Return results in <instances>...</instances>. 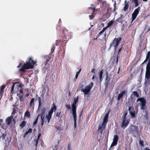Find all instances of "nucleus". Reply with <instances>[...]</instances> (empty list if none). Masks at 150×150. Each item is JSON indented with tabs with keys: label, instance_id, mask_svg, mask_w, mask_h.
Listing matches in <instances>:
<instances>
[{
	"label": "nucleus",
	"instance_id": "22",
	"mask_svg": "<svg viewBox=\"0 0 150 150\" xmlns=\"http://www.w3.org/2000/svg\"><path fill=\"white\" fill-rule=\"evenodd\" d=\"M57 109L56 106L54 103L53 104V106L52 107L50 111L48 113L52 115L53 111H55Z\"/></svg>",
	"mask_w": 150,
	"mask_h": 150
},
{
	"label": "nucleus",
	"instance_id": "35",
	"mask_svg": "<svg viewBox=\"0 0 150 150\" xmlns=\"http://www.w3.org/2000/svg\"><path fill=\"white\" fill-rule=\"evenodd\" d=\"M34 98H33L30 100V102L29 107L31 108L32 106H34Z\"/></svg>",
	"mask_w": 150,
	"mask_h": 150
},
{
	"label": "nucleus",
	"instance_id": "31",
	"mask_svg": "<svg viewBox=\"0 0 150 150\" xmlns=\"http://www.w3.org/2000/svg\"><path fill=\"white\" fill-rule=\"evenodd\" d=\"M26 122L23 121H22L20 125V128L22 129L26 125Z\"/></svg>",
	"mask_w": 150,
	"mask_h": 150
},
{
	"label": "nucleus",
	"instance_id": "13",
	"mask_svg": "<svg viewBox=\"0 0 150 150\" xmlns=\"http://www.w3.org/2000/svg\"><path fill=\"white\" fill-rule=\"evenodd\" d=\"M106 125L107 124L105 123L103 124V122L101 125L99 126L98 130L101 134H102L103 131L105 130Z\"/></svg>",
	"mask_w": 150,
	"mask_h": 150
},
{
	"label": "nucleus",
	"instance_id": "12",
	"mask_svg": "<svg viewBox=\"0 0 150 150\" xmlns=\"http://www.w3.org/2000/svg\"><path fill=\"white\" fill-rule=\"evenodd\" d=\"M21 89L19 91H18V92L19 91V93H17V96L19 98V100L21 102L23 101V89L21 88Z\"/></svg>",
	"mask_w": 150,
	"mask_h": 150
},
{
	"label": "nucleus",
	"instance_id": "33",
	"mask_svg": "<svg viewBox=\"0 0 150 150\" xmlns=\"http://www.w3.org/2000/svg\"><path fill=\"white\" fill-rule=\"evenodd\" d=\"M24 116L29 118L30 117V113L28 110H27L25 113Z\"/></svg>",
	"mask_w": 150,
	"mask_h": 150
},
{
	"label": "nucleus",
	"instance_id": "20",
	"mask_svg": "<svg viewBox=\"0 0 150 150\" xmlns=\"http://www.w3.org/2000/svg\"><path fill=\"white\" fill-rule=\"evenodd\" d=\"M90 9H91L92 10L93 13H92V14L89 16L90 19V20H92L95 16V14H94V12H95L96 8L95 7H94L93 8L91 7Z\"/></svg>",
	"mask_w": 150,
	"mask_h": 150
},
{
	"label": "nucleus",
	"instance_id": "32",
	"mask_svg": "<svg viewBox=\"0 0 150 150\" xmlns=\"http://www.w3.org/2000/svg\"><path fill=\"white\" fill-rule=\"evenodd\" d=\"M123 46V44L120 47L118 51V52L117 56V59H116L117 63L118 61V56L119 54H120V52L122 50Z\"/></svg>",
	"mask_w": 150,
	"mask_h": 150
},
{
	"label": "nucleus",
	"instance_id": "14",
	"mask_svg": "<svg viewBox=\"0 0 150 150\" xmlns=\"http://www.w3.org/2000/svg\"><path fill=\"white\" fill-rule=\"evenodd\" d=\"M130 131L133 133H137L138 132V126L135 125H132V127L130 129Z\"/></svg>",
	"mask_w": 150,
	"mask_h": 150
},
{
	"label": "nucleus",
	"instance_id": "7",
	"mask_svg": "<svg viewBox=\"0 0 150 150\" xmlns=\"http://www.w3.org/2000/svg\"><path fill=\"white\" fill-rule=\"evenodd\" d=\"M79 99V97L78 96H77L76 97H74L73 99V102L71 103V106L72 113H76V110L77 107L76 104L78 103Z\"/></svg>",
	"mask_w": 150,
	"mask_h": 150
},
{
	"label": "nucleus",
	"instance_id": "5",
	"mask_svg": "<svg viewBox=\"0 0 150 150\" xmlns=\"http://www.w3.org/2000/svg\"><path fill=\"white\" fill-rule=\"evenodd\" d=\"M140 101L139 105L140 109L143 111L147 109L146 106V100L143 97L139 98L137 100V102Z\"/></svg>",
	"mask_w": 150,
	"mask_h": 150
},
{
	"label": "nucleus",
	"instance_id": "61",
	"mask_svg": "<svg viewBox=\"0 0 150 150\" xmlns=\"http://www.w3.org/2000/svg\"><path fill=\"white\" fill-rule=\"evenodd\" d=\"M22 63H20L18 66L17 67V68H19L22 66Z\"/></svg>",
	"mask_w": 150,
	"mask_h": 150
},
{
	"label": "nucleus",
	"instance_id": "29",
	"mask_svg": "<svg viewBox=\"0 0 150 150\" xmlns=\"http://www.w3.org/2000/svg\"><path fill=\"white\" fill-rule=\"evenodd\" d=\"M52 115L49 113L46 116V120L47 121V123H49L50 122V120L52 117Z\"/></svg>",
	"mask_w": 150,
	"mask_h": 150
},
{
	"label": "nucleus",
	"instance_id": "42",
	"mask_svg": "<svg viewBox=\"0 0 150 150\" xmlns=\"http://www.w3.org/2000/svg\"><path fill=\"white\" fill-rule=\"evenodd\" d=\"M99 37V35H97V37H96V38H94V39H93V42L92 43V42H89V44L90 45H91L92 46L94 44H95V43L96 42V41H95V40H97V38H98V37Z\"/></svg>",
	"mask_w": 150,
	"mask_h": 150
},
{
	"label": "nucleus",
	"instance_id": "16",
	"mask_svg": "<svg viewBox=\"0 0 150 150\" xmlns=\"http://www.w3.org/2000/svg\"><path fill=\"white\" fill-rule=\"evenodd\" d=\"M135 96L137 98H139V94L138 93L137 91H132V94L130 96V100L132 101H133V98L132 96Z\"/></svg>",
	"mask_w": 150,
	"mask_h": 150
},
{
	"label": "nucleus",
	"instance_id": "21",
	"mask_svg": "<svg viewBox=\"0 0 150 150\" xmlns=\"http://www.w3.org/2000/svg\"><path fill=\"white\" fill-rule=\"evenodd\" d=\"M6 86L5 85H3L1 86V89L0 92V99H1L3 95V93L4 92V89Z\"/></svg>",
	"mask_w": 150,
	"mask_h": 150
},
{
	"label": "nucleus",
	"instance_id": "34",
	"mask_svg": "<svg viewBox=\"0 0 150 150\" xmlns=\"http://www.w3.org/2000/svg\"><path fill=\"white\" fill-rule=\"evenodd\" d=\"M103 6H102V8L103 9H105L107 6H108V5L107 4V3L106 1H103L102 2Z\"/></svg>",
	"mask_w": 150,
	"mask_h": 150
},
{
	"label": "nucleus",
	"instance_id": "51",
	"mask_svg": "<svg viewBox=\"0 0 150 150\" xmlns=\"http://www.w3.org/2000/svg\"><path fill=\"white\" fill-rule=\"evenodd\" d=\"M39 115H38V116L37 117V118L34 121V122H33V125H35L38 122V117L39 116Z\"/></svg>",
	"mask_w": 150,
	"mask_h": 150
},
{
	"label": "nucleus",
	"instance_id": "11",
	"mask_svg": "<svg viewBox=\"0 0 150 150\" xmlns=\"http://www.w3.org/2000/svg\"><path fill=\"white\" fill-rule=\"evenodd\" d=\"M127 90H124L122 92H121L120 93H119L117 98V100L119 101L120 99L122 100L124 96L127 95Z\"/></svg>",
	"mask_w": 150,
	"mask_h": 150
},
{
	"label": "nucleus",
	"instance_id": "57",
	"mask_svg": "<svg viewBox=\"0 0 150 150\" xmlns=\"http://www.w3.org/2000/svg\"><path fill=\"white\" fill-rule=\"evenodd\" d=\"M68 40H65V41H66L63 44H62V45H63V46H66V43H67V41Z\"/></svg>",
	"mask_w": 150,
	"mask_h": 150
},
{
	"label": "nucleus",
	"instance_id": "8",
	"mask_svg": "<svg viewBox=\"0 0 150 150\" xmlns=\"http://www.w3.org/2000/svg\"><path fill=\"white\" fill-rule=\"evenodd\" d=\"M121 40V38H115L113 40V42L110 44V46L111 47L114 45V47L115 50Z\"/></svg>",
	"mask_w": 150,
	"mask_h": 150
},
{
	"label": "nucleus",
	"instance_id": "18",
	"mask_svg": "<svg viewBox=\"0 0 150 150\" xmlns=\"http://www.w3.org/2000/svg\"><path fill=\"white\" fill-rule=\"evenodd\" d=\"M106 76L105 78V83L106 87H107L110 83V78L108 76L107 72L106 73Z\"/></svg>",
	"mask_w": 150,
	"mask_h": 150
},
{
	"label": "nucleus",
	"instance_id": "52",
	"mask_svg": "<svg viewBox=\"0 0 150 150\" xmlns=\"http://www.w3.org/2000/svg\"><path fill=\"white\" fill-rule=\"evenodd\" d=\"M16 110L15 108H14L13 109V111L11 113V115H15L16 112Z\"/></svg>",
	"mask_w": 150,
	"mask_h": 150
},
{
	"label": "nucleus",
	"instance_id": "30",
	"mask_svg": "<svg viewBox=\"0 0 150 150\" xmlns=\"http://www.w3.org/2000/svg\"><path fill=\"white\" fill-rule=\"evenodd\" d=\"M55 128L57 130L56 132L58 133L61 132V131H62L63 129V127L60 126H56Z\"/></svg>",
	"mask_w": 150,
	"mask_h": 150
},
{
	"label": "nucleus",
	"instance_id": "4",
	"mask_svg": "<svg viewBox=\"0 0 150 150\" xmlns=\"http://www.w3.org/2000/svg\"><path fill=\"white\" fill-rule=\"evenodd\" d=\"M127 115V110L124 111L122 117V122L120 125L121 128H125L128 126L129 122V120H126V116Z\"/></svg>",
	"mask_w": 150,
	"mask_h": 150
},
{
	"label": "nucleus",
	"instance_id": "53",
	"mask_svg": "<svg viewBox=\"0 0 150 150\" xmlns=\"http://www.w3.org/2000/svg\"><path fill=\"white\" fill-rule=\"evenodd\" d=\"M6 136V135L4 133H3L2 134V135L1 136V138H2V139H5V137Z\"/></svg>",
	"mask_w": 150,
	"mask_h": 150
},
{
	"label": "nucleus",
	"instance_id": "2",
	"mask_svg": "<svg viewBox=\"0 0 150 150\" xmlns=\"http://www.w3.org/2000/svg\"><path fill=\"white\" fill-rule=\"evenodd\" d=\"M93 85V83L91 82L88 85L86 86L85 88H84V85L81 83H79V88L78 91H81L84 93V96L89 95L90 92Z\"/></svg>",
	"mask_w": 150,
	"mask_h": 150
},
{
	"label": "nucleus",
	"instance_id": "47",
	"mask_svg": "<svg viewBox=\"0 0 150 150\" xmlns=\"http://www.w3.org/2000/svg\"><path fill=\"white\" fill-rule=\"evenodd\" d=\"M107 29V27H105L103 29L99 32L98 34L99 35H101L102 34L105 30Z\"/></svg>",
	"mask_w": 150,
	"mask_h": 150
},
{
	"label": "nucleus",
	"instance_id": "24",
	"mask_svg": "<svg viewBox=\"0 0 150 150\" xmlns=\"http://www.w3.org/2000/svg\"><path fill=\"white\" fill-rule=\"evenodd\" d=\"M44 59L46 60V62L45 63V66H46L47 64H48V62H49L50 58L48 56H45L44 57Z\"/></svg>",
	"mask_w": 150,
	"mask_h": 150
},
{
	"label": "nucleus",
	"instance_id": "56",
	"mask_svg": "<svg viewBox=\"0 0 150 150\" xmlns=\"http://www.w3.org/2000/svg\"><path fill=\"white\" fill-rule=\"evenodd\" d=\"M56 41V42L55 43V44L56 45L58 46L60 42V40L59 41V40H57Z\"/></svg>",
	"mask_w": 150,
	"mask_h": 150
},
{
	"label": "nucleus",
	"instance_id": "54",
	"mask_svg": "<svg viewBox=\"0 0 150 150\" xmlns=\"http://www.w3.org/2000/svg\"><path fill=\"white\" fill-rule=\"evenodd\" d=\"M65 107L67 109H71V107H70V105L69 104V105H68L67 104H66L65 105Z\"/></svg>",
	"mask_w": 150,
	"mask_h": 150
},
{
	"label": "nucleus",
	"instance_id": "9",
	"mask_svg": "<svg viewBox=\"0 0 150 150\" xmlns=\"http://www.w3.org/2000/svg\"><path fill=\"white\" fill-rule=\"evenodd\" d=\"M141 9L140 6H139L138 8L135 9L133 13L132 14V22L136 18L137 15L139 12V11Z\"/></svg>",
	"mask_w": 150,
	"mask_h": 150
},
{
	"label": "nucleus",
	"instance_id": "59",
	"mask_svg": "<svg viewBox=\"0 0 150 150\" xmlns=\"http://www.w3.org/2000/svg\"><path fill=\"white\" fill-rule=\"evenodd\" d=\"M41 136V133H39L38 135V138H37V139H40V137Z\"/></svg>",
	"mask_w": 150,
	"mask_h": 150
},
{
	"label": "nucleus",
	"instance_id": "62",
	"mask_svg": "<svg viewBox=\"0 0 150 150\" xmlns=\"http://www.w3.org/2000/svg\"><path fill=\"white\" fill-rule=\"evenodd\" d=\"M114 7V8H116V2H115L113 5Z\"/></svg>",
	"mask_w": 150,
	"mask_h": 150
},
{
	"label": "nucleus",
	"instance_id": "58",
	"mask_svg": "<svg viewBox=\"0 0 150 150\" xmlns=\"http://www.w3.org/2000/svg\"><path fill=\"white\" fill-rule=\"evenodd\" d=\"M95 71L96 70L95 69H92L91 71V72L93 73H95Z\"/></svg>",
	"mask_w": 150,
	"mask_h": 150
},
{
	"label": "nucleus",
	"instance_id": "43",
	"mask_svg": "<svg viewBox=\"0 0 150 150\" xmlns=\"http://www.w3.org/2000/svg\"><path fill=\"white\" fill-rule=\"evenodd\" d=\"M118 136L117 135H115L114 137L113 141L117 142L118 141Z\"/></svg>",
	"mask_w": 150,
	"mask_h": 150
},
{
	"label": "nucleus",
	"instance_id": "46",
	"mask_svg": "<svg viewBox=\"0 0 150 150\" xmlns=\"http://www.w3.org/2000/svg\"><path fill=\"white\" fill-rule=\"evenodd\" d=\"M139 144L142 147L144 146V142L143 140H139Z\"/></svg>",
	"mask_w": 150,
	"mask_h": 150
},
{
	"label": "nucleus",
	"instance_id": "55",
	"mask_svg": "<svg viewBox=\"0 0 150 150\" xmlns=\"http://www.w3.org/2000/svg\"><path fill=\"white\" fill-rule=\"evenodd\" d=\"M55 48V46L54 45L52 47V48L51 49V53H52L53 52Z\"/></svg>",
	"mask_w": 150,
	"mask_h": 150
},
{
	"label": "nucleus",
	"instance_id": "26",
	"mask_svg": "<svg viewBox=\"0 0 150 150\" xmlns=\"http://www.w3.org/2000/svg\"><path fill=\"white\" fill-rule=\"evenodd\" d=\"M46 109L45 107H43L42 108L41 111V116H42L45 117V115Z\"/></svg>",
	"mask_w": 150,
	"mask_h": 150
},
{
	"label": "nucleus",
	"instance_id": "38",
	"mask_svg": "<svg viewBox=\"0 0 150 150\" xmlns=\"http://www.w3.org/2000/svg\"><path fill=\"white\" fill-rule=\"evenodd\" d=\"M103 70H102L99 73V79L100 81H101L102 80L103 74Z\"/></svg>",
	"mask_w": 150,
	"mask_h": 150
},
{
	"label": "nucleus",
	"instance_id": "36",
	"mask_svg": "<svg viewBox=\"0 0 150 150\" xmlns=\"http://www.w3.org/2000/svg\"><path fill=\"white\" fill-rule=\"evenodd\" d=\"M150 57V51L148 52L146 57V59L144 60L143 63L147 61L149 59Z\"/></svg>",
	"mask_w": 150,
	"mask_h": 150
},
{
	"label": "nucleus",
	"instance_id": "41",
	"mask_svg": "<svg viewBox=\"0 0 150 150\" xmlns=\"http://www.w3.org/2000/svg\"><path fill=\"white\" fill-rule=\"evenodd\" d=\"M132 2L135 4V7H137L139 5L138 0H132Z\"/></svg>",
	"mask_w": 150,
	"mask_h": 150
},
{
	"label": "nucleus",
	"instance_id": "64",
	"mask_svg": "<svg viewBox=\"0 0 150 150\" xmlns=\"http://www.w3.org/2000/svg\"><path fill=\"white\" fill-rule=\"evenodd\" d=\"M149 149H148V148H147V147H146V148H145L144 149V150H149Z\"/></svg>",
	"mask_w": 150,
	"mask_h": 150
},
{
	"label": "nucleus",
	"instance_id": "19",
	"mask_svg": "<svg viewBox=\"0 0 150 150\" xmlns=\"http://www.w3.org/2000/svg\"><path fill=\"white\" fill-rule=\"evenodd\" d=\"M110 113V112L108 111L106 114L105 115V116L104 117L103 119V124L105 123L107 124L108 121V117H109V115Z\"/></svg>",
	"mask_w": 150,
	"mask_h": 150
},
{
	"label": "nucleus",
	"instance_id": "39",
	"mask_svg": "<svg viewBox=\"0 0 150 150\" xmlns=\"http://www.w3.org/2000/svg\"><path fill=\"white\" fill-rule=\"evenodd\" d=\"M32 129L31 128H30L28 130V131L26 132L25 133V134L24 135V137H25L29 133H32Z\"/></svg>",
	"mask_w": 150,
	"mask_h": 150
},
{
	"label": "nucleus",
	"instance_id": "44",
	"mask_svg": "<svg viewBox=\"0 0 150 150\" xmlns=\"http://www.w3.org/2000/svg\"><path fill=\"white\" fill-rule=\"evenodd\" d=\"M44 118L45 117H43L42 116H41V120L40 122H41V125L42 127L43 125Z\"/></svg>",
	"mask_w": 150,
	"mask_h": 150
},
{
	"label": "nucleus",
	"instance_id": "27",
	"mask_svg": "<svg viewBox=\"0 0 150 150\" xmlns=\"http://www.w3.org/2000/svg\"><path fill=\"white\" fill-rule=\"evenodd\" d=\"M36 97H37V99H38L39 102L38 108H39L42 104V103L41 102V98L40 97H38V95L37 94L36 95Z\"/></svg>",
	"mask_w": 150,
	"mask_h": 150
},
{
	"label": "nucleus",
	"instance_id": "6",
	"mask_svg": "<svg viewBox=\"0 0 150 150\" xmlns=\"http://www.w3.org/2000/svg\"><path fill=\"white\" fill-rule=\"evenodd\" d=\"M62 31L64 36L62 37L61 40H68L69 39L71 38V33L70 32L65 28L62 30Z\"/></svg>",
	"mask_w": 150,
	"mask_h": 150
},
{
	"label": "nucleus",
	"instance_id": "17",
	"mask_svg": "<svg viewBox=\"0 0 150 150\" xmlns=\"http://www.w3.org/2000/svg\"><path fill=\"white\" fill-rule=\"evenodd\" d=\"M148 121L149 116L147 113V112L146 111L145 112V114H144L143 116V122L144 124H145Z\"/></svg>",
	"mask_w": 150,
	"mask_h": 150
},
{
	"label": "nucleus",
	"instance_id": "45",
	"mask_svg": "<svg viewBox=\"0 0 150 150\" xmlns=\"http://www.w3.org/2000/svg\"><path fill=\"white\" fill-rule=\"evenodd\" d=\"M113 21L112 20L111 21L108 23V25L106 27H107V28L111 26L113 24Z\"/></svg>",
	"mask_w": 150,
	"mask_h": 150
},
{
	"label": "nucleus",
	"instance_id": "40",
	"mask_svg": "<svg viewBox=\"0 0 150 150\" xmlns=\"http://www.w3.org/2000/svg\"><path fill=\"white\" fill-rule=\"evenodd\" d=\"M117 142L113 141V142L112 143L110 146V148L109 149V150H111V149L113 146H116L117 145Z\"/></svg>",
	"mask_w": 150,
	"mask_h": 150
},
{
	"label": "nucleus",
	"instance_id": "37",
	"mask_svg": "<svg viewBox=\"0 0 150 150\" xmlns=\"http://www.w3.org/2000/svg\"><path fill=\"white\" fill-rule=\"evenodd\" d=\"M123 15L121 14L120 17L118 18L117 19H116V21L117 22L121 23L122 21V19H123Z\"/></svg>",
	"mask_w": 150,
	"mask_h": 150
},
{
	"label": "nucleus",
	"instance_id": "28",
	"mask_svg": "<svg viewBox=\"0 0 150 150\" xmlns=\"http://www.w3.org/2000/svg\"><path fill=\"white\" fill-rule=\"evenodd\" d=\"M13 115L12 117L11 116L9 117H8L6 119V123L7 124H8V125H9L11 123V121L12 120V118L13 117Z\"/></svg>",
	"mask_w": 150,
	"mask_h": 150
},
{
	"label": "nucleus",
	"instance_id": "50",
	"mask_svg": "<svg viewBox=\"0 0 150 150\" xmlns=\"http://www.w3.org/2000/svg\"><path fill=\"white\" fill-rule=\"evenodd\" d=\"M39 140V139H36L34 141V143L35 144V145L36 147H37V145L38 143Z\"/></svg>",
	"mask_w": 150,
	"mask_h": 150
},
{
	"label": "nucleus",
	"instance_id": "48",
	"mask_svg": "<svg viewBox=\"0 0 150 150\" xmlns=\"http://www.w3.org/2000/svg\"><path fill=\"white\" fill-rule=\"evenodd\" d=\"M110 8H108L107 9V12L106 13L105 15H108L109 14L110 15L111 13H110Z\"/></svg>",
	"mask_w": 150,
	"mask_h": 150
},
{
	"label": "nucleus",
	"instance_id": "63",
	"mask_svg": "<svg viewBox=\"0 0 150 150\" xmlns=\"http://www.w3.org/2000/svg\"><path fill=\"white\" fill-rule=\"evenodd\" d=\"M62 22V21H61V20L60 19L59 20V24H60V23H61Z\"/></svg>",
	"mask_w": 150,
	"mask_h": 150
},
{
	"label": "nucleus",
	"instance_id": "1",
	"mask_svg": "<svg viewBox=\"0 0 150 150\" xmlns=\"http://www.w3.org/2000/svg\"><path fill=\"white\" fill-rule=\"evenodd\" d=\"M36 62L32 59V57H30L28 61H26V63L23 64L22 67L19 69V71L24 72L25 71V69L33 68L34 65L35 64Z\"/></svg>",
	"mask_w": 150,
	"mask_h": 150
},
{
	"label": "nucleus",
	"instance_id": "49",
	"mask_svg": "<svg viewBox=\"0 0 150 150\" xmlns=\"http://www.w3.org/2000/svg\"><path fill=\"white\" fill-rule=\"evenodd\" d=\"M61 113V111H60L59 112H57L56 116V117H57L58 118L60 117V115Z\"/></svg>",
	"mask_w": 150,
	"mask_h": 150
},
{
	"label": "nucleus",
	"instance_id": "23",
	"mask_svg": "<svg viewBox=\"0 0 150 150\" xmlns=\"http://www.w3.org/2000/svg\"><path fill=\"white\" fill-rule=\"evenodd\" d=\"M125 4L123 8V10L124 11L126 12L128 10L129 7V1H128L127 2H126V0L125 2Z\"/></svg>",
	"mask_w": 150,
	"mask_h": 150
},
{
	"label": "nucleus",
	"instance_id": "60",
	"mask_svg": "<svg viewBox=\"0 0 150 150\" xmlns=\"http://www.w3.org/2000/svg\"><path fill=\"white\" fill-rule=\"evenodd\" d=\"M83 112V110H82V111H81V112L79 115V117L80 118L81 117V116H82V112Z\"/></svg>",
	"mask_w": 150,
	"mask_h": 150
},
{
	"label": "nucleus",
	"instance_id": "10",
	"mask_svg": "<svg viewBox=\"0 0 150 150\" xmlns=\"http://www.w3.org/2000/svg\"><path fill=\"white\" fill-rule=\"evenodd\" d=\"M128 110L132 118H134L135 117V111L132 105L129 106Z\"/></svg>",
	"mask_w": 150,
	"mask_h": 150
},
{
	"label": "nucleus",
	"instance_id": "15",
	"mask_svg": "<svg viewBox=\"0 0 150 150\" xmlns=\"http://www.w3.org/2000/svg\"><path fill=\"white\" fill-rule=\"evenodd\" d=\"M16 85V87H17L18 88H19V87L20 88H21L22 85L21 84H19V83L18 82H14L13 83L12 86L11 87V93H13L14 86Z\"/></svg>",
	"mask_w": 150,
	"mask_h": 150
},
{
	"label": "nucleus",
	"instance_id": "25",
	"mask_svg": "<svg viewBox=\"0 0 150 150\" xmlns=\"http://www.w3.org/2000/svg\"><path fill=\"white\" fill-rule=\"evenodd\" d=\"M73 116L74 121V126L75 128H76V113H72Z\"/></svg>",
	"mask_w": 150,
	"mask_h": 150
},
{
	"label": "nucleus",
	"instance_id": "3",
	"mask_svg": "<svg viewBox=\"0 0 150 150\" xmlns=\"http://www.w3.org/2000/svg\"><path fill=\"white\" fill-rule=\"evenodd\" d=\"M145 78L146 80H145L144 84L147 85H149L150 84V58L146 66Z\"/></svg>",
	"mask_w": 150,
	"mask_h": 150
}]
</instances>
